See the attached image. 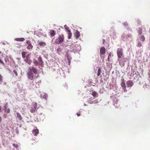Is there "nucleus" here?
Segmentation results:
<instances>
[{
  "label": "nucleus",
  "instance_id": "nucleus-30",
  "mask_svg": "<svg viewBox=\"0 0 150 150\" xmlns=\"http://www.w3.org/2000/svg\"><path fill=\"white\" fill-rule=\"evenodd\" d=\"M137 45H138V46L139 47H140L142 46L141 43L140 42H138Z\"/></svg>",
  "mask_w": 150,
  "mask_h": 150
},
{
  "label": "nucleus",
  "instance_id": "nucleus-17",
  "mask_svg": "<svg viewBox=\"0 0 150 150\" xmlns=\"http://www.w3.org/2000/svg\"><path fill=\"white\" fill-rule=\"evenodd\" d=\"M120 85L122 87H123L126 86L124 82V79H122V81Z\"/></svg>",
  "mask_w": 150,
  "mask_h": 150
},
{
  "label": "nucleus",
  "instance_id": "nucleus-1",
  "mask_svg": "<svg viewBox=\"0 0 150 150\" xmlns=\"http://www.w3.org/2000/svg\"><path fill=\"white\" fill-rule=\"evenodd\" d=\"M28 79L30 82V85L32 87H34L35 84H36V80L37 79L38 77L35 75L32 72V71L31 69L30 71H28Z\"/></svg>",
  "mask_w": 150,
  "mask_h": 150
},
{
  "label": "nucleus",
  "instance_id": "nucleus-44",
  "mask_svg": "<svg viewBox=\"0 0 150 150\" xmlns=\"http://www.w3.org/2000/svg\"><path fill=\"white\" fill-rule=\"evenodd\" d=\"M1 52L0 51V54H1Z\"/></svg>",
  "mask_w": 150,
  "mask_h": 150
},
{
  "label": "nucleus",
  "instance_id": "nucleus-18",
  "mask_svg": "<svg viewBox=\"0 0 150 150\" xmlns=\"http://www.w3.org/2000/svg\"><path fill=\"white\" fill-rule=\"evenodd\" d=\"M39 44L40 46H44L46 45V43L45 42H40L39 43Z\"/></svg>",
  "mask_w": 150,
  "mask_h": 150
},
{
  "label": "nucleus",
  "instance_id": "nucleus-40",
  "mask_svg": "<svg viewBox=\"0 0 150 150\" xmlns=\"http://www.w3.org/2000/svg\"><path fill=\"white\" fill-rule=\"evenodd\" d=\"M2 121V118L1 117V116H0V123Z\"/></svg>",
  "mask_w": 150,
  "mask_h": 150
},
{
  "label": "nucleus",
  "instance_id": "nucleus-34",
  "mask_svg": "<svg viewBox=\"0 0 150 150\" xmlns=\"http://www.w3.org/2000/svg\"><path fill=\"white\" fill-rule=\"evenodd\" d=\"M3 116H4V118H6V117H7V115L6 114H4Z\"/></svg>",
  "mask_w": 150,
  "mask_h": 150
},
{
  "label": "nucleus",
  "instance_id": "nucleus-23",
  "mask_svg": "<svg viewBox=\"0 0 150 150\" xmlns=\"http://www.w3.org/2000/svg\"><path fill=\"white\" fill-rule=\"evenodd\" d=\"M3 76L1 74H0V84H1L2 82H3Z\"/></svg>",
  "mask_w": 150,
  "mask_h": 150
},
{
  "label": "nucleus",
  "instance_id": "nucleus-38",
  "mask_svg": "<svg viewBox=\"0 0 150 150\" xmlns=\"http://www.w3.org/2000/svg\"><path fill=\"white\" fill-rule=\"evenodd\" d=\"M110 54H111V53H110L109 55L108 56V61H109V56H110Z\"/></svg>",
  "mask_w": 150,
  "mask_h": 150
},
{
  "label": "nucleus",
  "instance_id": "nucleus-16",
  "mask_svg": "<svg viewBox=\"0 0 150 150\" xmlns=\"http://www.w3.org/2000/svg\"><path fill=\"white\" fill-rule=\"evenodd\" d=\"M67 34L68 35V39H69L71 38L72 36V33L70 30L68 31Z\"/></svg>",
  "mask_w": 150,
  "mask_h": 150
},
{
  "label": "nucleus",
  "instance_id": "nucleus-6",
  "mask_svg": "<svg viewBox=\"0 0 150 150\" xmlns=\"http://www.w3.org/2000/svg\"><path fill=\"white\" fill-rule=\"evenodd\" d=\"M8 103H6L4 106V110L5 112L8 113H9L10 112V109L9 108H8Z\"/></svg>",
  "mask_w": 150,
  "mask_h": 150
},
{
  "label": "nucleus",
  "instance_id": "nucleus-39",
  "mask_svg": "<svg viewBox=\"0 0 150 150\" xmlns=\"http://www.w3.org/2000/svg\"><path fill=\"white\" fill-rule=\"evenodd\" d=\"M1 110V106H0V112H1L2 111Z\"/></svg>",
  "mask_w": 150,
  "mask_h": 150
},
{
  "label": "nucleus",
  "instance_id": "nucleus-36",
  "mask_svg": "<svg viewBox=\"0 0 150 150\" xmlns=\"http://www.w3.org/2000/svg\"><path fill=\"white\" fill-rule=\"evenodd\" d=\"M0 62L2 64H3L4 63L3 61L1 60V59H0Z\"/></svg>",
  "mask_w": 150,
  "mask_h": 150
},
{
  "label": "nucleus",
  "instance_id": "nucleus-8",
  "mask_svg": "<svg viewBox=\"0 0 150 150\" xmlns=\"http://www.w3.org/2000/svg\"><path fill=\"white\" fill-rule=\"evenodd\" d=\"M127 86L128 87H132L133 85V83L132 81L131 80H129L127 81Z\"/></svg>",
  "mask_w": 150,
  "mask_h": 150
},
{
  "label": "nucleus",
  "instance_id": "nucleus-2",
  "mask_svg": "<svg viewBox=\"0 0 150 150\" xmlns=\"http://www.w3.org/2000/svg\"><path fill=\"white\" fill-rule=\"evenodd\" d=\"M38 60H36L35 59H33V63L35 66H37L38 65H42L43 64V62L42 58L40 56L38 58Z\"/></svg>",
  "mask_w": 150,
  "mask_h": 150
},
{
  "label": "nucleus",
  "instance_id": "nucleus-33",
  "mask_svg": "<svg viewBox=\"0 0 150 150\" xmlns=\"http://www.w3.org/2000/svg\"><path fill=\"white\" fill-rule=\"evenodd\" d=\"M34 105V107L35 108H36L37 106V103L36 102H35V103Z\"/></svg>",
  "mask_w": 150,
  "mask_h": 150
},
{
  "label": "nucleus",
  "instance_id": "nucleus-35",
  "mask_svg": "<svg viewBox=\"0 0 150 150\" xmlns=\"http://www.w3.org/2000/svg\"><path fill=\"white\" fill-rule=\"evenodd\" d=\"M102 41H103V44H104V43H105V39H103V40H102Z\"/></svg>",
  "mask_w": 150,
  "mask_h": 150
},
{
  "label": "nucleus",
  "instance_id": "nucleus-13",
  "mask_svg": "<svg viewBox=\"0 0 150 150\" xmlns=\"http://www.w3.org/2000/svg\"><path fill=\"white\" fill-rule=\"evenodd\" d=\"M28 64H30L31 62V61L30 60L28 57H26V59L24 60Z\"/></svg>",
  "mask_w": 150,
  "mask_h": 150
},
{
  "label": "nucleus",
  "instance_id": "nucleus-32",
  "mask_svg": "<svg viewBox=\"0 0 150 150\" xmlns=\"http://www.w3.org/2000/svg\"><path fill=\"white\" fill-rule=\"evenodd\" d=\"M127 37H128L129 38H131L132 37V35L130 34H127Z\"/></svg>",
  "mask_w": 150,
  "mask_h": 150
},
{
  "label": "nucleus",
  "instance_id": "nucleus-42",
  "mask_svg": "<svg viewBox=\"0 0 150 150\" xmlns=\"http://www.w3.org/2000/svg\"><path fill=\"white\" fill-rule=\"evenodd\" d=\"M35 87H36V88H37V87H38L39 86L38 85V86H37L36 85H35Z\"/></svg>",
  "mask_w": 150,
  "mask_h": 150
},
{
  "label": "nucleus",
  "instance_id": "nucleus-15",
  "mask_svg": "<svg viewBox=\"0 0 150 150\" xmlns=\"http://www.w3.org/2000/svg\"><path fill=\"white\" fill-rule=\"evenodd\" d=\"M16 115L18 119V120H22V118L20 114L18 112H17L16 113Z\"/></svg>",
  "mask_w": 150,
  "mask_h": 150
},
{
  "label": "nucleus",
  "instance_id": "nucleus-9",
  "mask_svg": "<svg viewBox=\"0 0 150 150\" xmlns=\"http://www.w3.org/2000/svg\"><path fill=\"white\" fill-rule=\"evenodd\" d=\"M30 69H30L32 71V72L33 71L34 74H37V69H36L35 68H34L33 67H30L29 68V71H30Z\"/></svg>",
  "mask_w": 150,
  "mask_h": 150
},
{
  "label": "nucleus",
  "instance_id": "nucleus-7",
  "mask_svg": "<svg viewBox=\"0 0 150 150\" xmlns=\"http://www.w3.org/2000/svg\"><path fill=\"white\" fill-rule=\"evenodd\" d=\"M105 49L104 47H101L100 50V54H104L105 52Z\"/></svg>",
  "mask_w": 150,
  "mask_h": 150
},
{
  "label": "nucleus",
  "instance_id": "nucleus-5",
  "mask_svg": "<svg viewBox=\"0 0 150 150\" xmlns=\"http://www.w3.org/2000/svg\"><path fill=\"white\" fill-rule=\"evenodd\" d=\"M26 43L28 45L27 47V49L28 50H32L33 49V46L32 45V43L30 40H27Z\"/></svg>",
  "mask_w": 150,
  "mask_h": 150
},
{
  "label": "nucleus",
  "instance_id": "nucleus-21",
  "mask_svg": "<svg viewBox=\"0 0 150 150\" xmlns=\"http://www.w3.org/2000/svg\"><path fill=\"white\" fill-rule=\"evenodd\" d=\"M22 57L23 59H25V57L26 52H23L21 53Z\"/></svg>",
  "mask_w": 150,
  "mask_h": 150
},
{
  "label": "nucleus",
  "instance_id": "nucleus-24",
  "mask_svg": "<svg viewBox=\"0 0 150 150\" xmlns=\"http://www.w3.org/2000/svg\"><path fill=\"white\" fill-rule=\"evenodd\" d=\"M35 109L36 108L34 107L33 108H32L30 110V112L32 113H33L35 111Z\"/></svg>",
  "mask_w": 150,
  "mask_h": 150
},
{
  "label": "nucleus",
  "instance_id": "nucleus-43",
  "mask_svg": "<svg viewBox=\"0 0 150 150\" xmlns=\"http://www.w3.org/2000/svg\"><path fill=\"white\" fill-rule=\"evenodd\" d=\"M4 85H6V83H4Z\"/></svg>",
  "mask_w": 150,
  "mask_h": 150
},
{
  "label": "nucleus",
  "instance_id": "nucleus-3",
  "mask_svg": "<svg viewBox=\"0 0 150 150\" xmlns=\"http://www.w3.org/2000/svg\"><path fill=\"white\" fill-rule=\"evenodd\" d=\"M64 37L63 35H60L58 38L55 40V43L56 44H61L64 41Z\"/></svg>",
  "mask_w": 150,
  "mask_h": 150
},
{
  "label": "nucleus",
  "instance_id": "nucleus-29",
  "mask_svg": "<svg viewBox=\"0 0 150 150\" xmlns=\"http://www.w3.org/2000/svg\"><path fill=\"white\" fill-rule=\"evenodd\" d=\"M13 72H14V73H15V74L16 76H17L18 75V74L17 73V71L16 70H14L13 71Z\"/></svg>",
  "mask_w": 150,
  "mask_h": 150
},
{
  "label": "nucleus",
  "instance_id": "nucleus-12",
  "mask_svg": "<svg viewBox=\"0 0 150 150\" xmlns=\"http://www.w3.org/2000/svg\"><path fill=\"white\" fill-rule=\"evenodd\" d=\"M15 40L18 41L23 42L25 40L24 38H16L15 39Z\"/></svg>",
  "mask_w": 150,
  "mask_h": 150
},
{
  "label": "nucleus",
  "instance_id": "nucleus-31",
  "mask_svg": "<svg viewBox=\"0 0 150 150\" xmlns=\"http://www.w3.org/2000/svg\"><path fill=\"white\" fill-rule=\"evenodd\" d=\"M122 38L123 40L124 41H126V39L125 38H124V36H122Z\"/></svg>",
  "mask_w": 150,
  "mask_h": 150
},
{
  "label": "nucleus",
  "instance_id": "nucleus-14",
  "mask_svg": "<svg viewBox=\"0 0 150 150\" xmlns=\"http://www.w3.org/2000/svg\"><path fill=\"white\" fill-rule=\"evenodd\" d=\"M50 34L51 37L54 36L55 35V31L53 30H50Z\"/></svg>",
  "mask_w": 150,
  "mask_h": 150
},
{
  "label": "nucleus",
  "instance_id": "nucleus-27",
  "mask_svg": "<svg viewBox=\"0 0 150 150\" xmlns=\"http://www.w3.org/2000/svg\"><path fill=\"white\" fill-rule=\"evenodd\" d=\"M64 28H65L67 30V31H68V30H69V27H67V26L66 25H64Z\"/></svg>",
  "mask_w": 150,
  "mask_h": 150
},
{
  "label": "nucleus",
  "instance_id": "nucleus-26",
  "mask_svg": "<svg viewBox=\"0 0 150 150\" xmlns=\"http://www.w3.org/2000/svg\"><path fill=\"white\" fill-rule=\"evenodd\" d=\"M12 145H13V146L14 147H15L16 148H17L18 147V146L17 144H16L13 143V144Z\"/></svg>",
  "mask_w": 150,
  "mask_h": 150
},
{
  "label": "nucleus",
  "instance_id": "nucleus-11",
  "mask_svg": "<svg viewBox=\"0 0 150 150\" xmlns=\"http://www.w3.org/2000/svg\"><path fill=\"white\" fill-rule=\"evenodd\" d=\"M74 35L76 39H78L80 36V32L77 30H76L74 34Z\"/></svg>",
  "mask_w": 150,
  "mask_h": 150
},
{
  "label": "nucleus",
  "instance_id": "nucleus-4",
  "mask_svg": "<svg viewBox=\"0 0 150 150\" xmlns=\"http://www.w3.org/2000/svg\"><path fill=\"white\" fill-rule=\"evenodd\" d=\"M123 50L122 48H119L117 49V54L118 58H120L123 55Z\"/></svg>",
  "mask_w": 150,
  "mask_h": 150
},
{
  "label": "nucleus",
  "instance_id": "nucleus-41",
  "mask_svg": "<svg viewBox=\"0 0 150 150\" xmlns=\"http://www.w3.org/2000/svg\"><path fill=\"white\" fill-rule=\"evenodd\" d=\"M38 83H41V81H38Z\"/></svg>",
  "mask_w": 150,
  "mask_h": 150
},
{
  "label": "nucleus",
  "instance_id": "nucleus-10",
  "mask_svg": "<svg viewBox=\"0 0 150 150\" xmlns=\"http://www.w3.org/2000/svg\"><path fill=\"white\" fill-rule=\"evenodd\" d=\"M39 133V130L38 129H33V133L35 136L37 135Z\"/></svg>",
  "mask_w": 150,
  "mask_h": 150
},
{
  "label": "nucleus",
  "instance_id": "nucleus-28",
  "mask_svg": "<svg viewBox=\"0 0 150 150\" xmlns=\"http://www.w3.org/2000/svg\"><path fill=\"white\" fill-rule=\"evenodd\" d=\"M122 88H123L124 92H126L127 91V90L126 88V86H125V87H122Z\"/></svg>",
  "mask_w": 150,
  "mask_h": 150
},
{
  "label": "nucleus",
  "instance_id": "nucleus-37",
  "mask_svg": "<svg viewBox=\"0 0 150 150\" xmlns=\"http://www.w3.org/2000/svg\"><path fill=\"white\" fill-rule=\"evenodd\" d=\"M77 115L78 116H79L81 114L80 113H77Z\"/></svg>",
  "mask_w": 150,
  "mask_h": 150
},
{
  "label": "nucleus",
  "instance_id": "nucleus-20",
  "mask_svg": "<svg viewBox=\"0 0 150 150\" xmlns=\"http://www.w3.org/2000/svg\"><path fill=\"white\" fill-rule=\"evenodd\" d=\"M140 39L141 41L144 42L145 40V38L144 35H142L140 37Z\"/></svg>",
  "mask_w": 150,
  "mask_h": 150
},
{
  "label": "nucleus",
  "instance_id": "nucleus-22",
  "mask_svg": "<svg viewBox=\"0 0 150 150\" xmlns=\"http://www.w3.org/2000/svg\"><path fill=\"white\" fill-rule=\"evenodd\" d=\"M142 29L141 28H139V31H138V33L139 34L141 35L142 34Z\"/></svg>",
  "mask_w": 150,
  "mask_h": 150
},
{
  "label": "nucleus",
  "instance_id": "nucleus-25",
  "mask_svg": "<svg viewBox=\"0 0 150 150\" xmlns=\"http://www.w3.org/2000/svg\"><path fill=\"white\" fill-rule=\"evenodd\" d=\"M92 95L93 96L95 97L97 95V93L96 92L94 91L92 93Z\"/></svg>",
  "mask_w": 150,
  "mask_h": 150
},
{
  "label": "nucleus",
  "instance_id": "nucleus-19",
  "mask_svg": "<svg viewBox=\"0 0 150 150\" xmlns=\"http://www.w3.org/2000/svg\"><path fill=\"white\" fill-rule=\"evenodd\" d=\"M101 70L100 68H99L97 71V76H99L101 73Z\"/></svg>",
  "mask_w": 150,
  "mask_h": 150
}]
</instances>
